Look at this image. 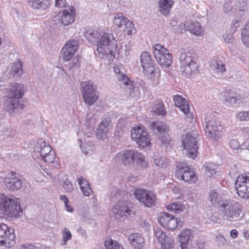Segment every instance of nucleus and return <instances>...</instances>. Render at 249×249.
Returning <instances> with one entry per match:
<instances>
[{"instance_id":"7c9ffc66","label":"nucleus","mask_w":249,"mask_h":249,"mask_svg":"<svg viewBox=\"0 0 249 249\" xmlns=\"http://www.w3.org/2000/svg\"><path fill=\"white\" fill-rule=\"evenodd\" d=\"M128 20L127 18L120 13L116 14L113 19L114 25L119 28L122 27L123 25L125 26Z\"/></svg>"},{"instance_id":"72a5a7b5","label":"nucleus","mask_w":249,"mask_h":249,"mask_svg":"<svg viewBox=\"0 0 249 249\" xmlns=\"http://www.w3.org/2000/svg\"><path fill=\"white\" fill-rule=\"evenodd\" d=\"M126 92L129 95L134 98L137 99L141 95L140 88L136 84L133 85H129V89H125Z\"/></svg>"},{"instance_id":"aec40b11","label":"nucleus","mask_w":249,"mask_h":249,"mask_svg":"<svg viewBox=\"0 0 249 249\" xmlns=\"http://www.w3.org/2000/svg\"><path fill=\"white\" fill-rule=\"evenodd\" d=\"M173 100L175 105L178 107L185 114H187L188 117L193 118V114L190 112V107L187 101L183 98L180 95L173 96Z\"/></svg>"},{"instance_id":"e2e57ef3","label":"nucleus","mask_w":249,"mask_h":249,"mask_svg":"<svg viewBox=\"0 0 249 249\" xmlns=\"http://www.w3.org/2000/svg\"><path fill=\"white\" fill-rule=\"evenodd\" d=\"M61 53L63 55V59L64 61L70 60L74 55L71 52H68L67 51L62 49Z\"/></svg>"},{"instance_id":"bf43d9fd","label":"nucleus","mask_w":249,"mask_h":249,"mask_svg":"<svg viewBox=\"0 0 249 249\" xmlns=\"http://www.w3.org/2000/svg\"><path fill=\"white\" fill-rule=\"evenodd\" d=\"M62 186L65 190L67 192L70 193L73 190V185L68 178L63 182Z\"/></svg>"},{"instance_id":"c03bdc74","label":"nucleus","mask_w":249,"mask_h":249,"mask_svg":"<svg viewBox=\"0 0 249 249\" xmlns=\"http://www.w3.org/2000/svg\"><path fill=\"white\" fill-rule=\"evenodd\" d=\"M163 241L160 243L161 247L164 249H171L174 246V240L169 236H167Z\"/></svg>"},{"instance_id":"de8ad7c7","label":"nucleus","mask_w":249,"mask_h":249,"mask_svg":"<svg viewBox=\"0 0 249 249\" xmlns=\"http://www.w3.org/2000/svg\"><path fill=\"white\" fill-rule=\"evenodd\" d=\"M122 122L123 120L119 121L114 131V136L118 139H119L123 136L124 131V127L123 126Z\"/></svg>"},{"instance_id":"58836bf2","label":"nucleus","mask_w":249,"mask_h":249,"mask_svg":"<svg viewBox=\"0 0 249 249\" xmlns=\"http://www.w3.org/2000/svg\"><path fill=\"white\" fill-rule=\"evenodd\" d=\"M243 43L247 47H249V21L244 26L242 32Z\"/></svg>"},{"instance_id":"f03ea898","label":"nucleus","mask_w":249,"mask_h":249,"mask_svg":"<svg viewBox=\"0 0 249 249\" xmlns=\"http://www.w3.org/2000/svg\"><path fill=\"white\" fill-rule=\"evenodd\" d=\"M97 46L98 57L106 64H111L115 58L113 53L118 48L117 41L113 35L112 34L102 33Z\"/></svg>"},{"instance_id":"dca6fc26","label":"nucleus","mask_w":249,"mask_h":249,"mask_svg":"<svg viewBox=\"0 0 249 249\" xmlns=\"http://www.w3.org/2000/svg\"><path fill=\"white\" fill-rule=\"evenodd\" d=\"M235 188L240 197L249 198V179L247 176H239L235 181Z\"/></svg>"},{"instance_id":"864d4df0","label":"nucleus","mask_w":249,"mask_h":249,"mask_svg":"<svg viewBox=\"0 0 249 249\" xmlns=\"http://www.w3.org/2000/svg\"><path fill=\"white\" fill-rule=\"evenodd\" d=\"M150 137L149 135H147L145 136V139L143 138V137L141 139V140H139L138 141V146L139 147H145L146 146H148L150 144Z\"/></svg>"},{"instance_id":"6e6552de","label":"nucleus","mask_w":249,"mask_h":249,"mask_svg":"<svg viewBox=\"0 0 249 249\" xmlns=\"http://www.w3.org/2000/svg\"><path fill=\"white\" fill-rule=\"evenodd\" d=\"M122 161L124 164L127 165L135 161L138 165L146 168L147 165L143 155L138 151L132 150H124L123 152Z\"/></svg>"},{"instance_id":"c9c22d12","label":"nucleus","mask_w":249,"mask_h":249,"mask_svg":"<svg viewBox=\"0 0 249 249\" xmlns=\"http://www.w3.org/2000/svg\"><path fill=\"white\" fill-rule=\"evenodd\" d=\"M85 102L91 106L93 105L98 99V95L96 91L83 95Z\"/></svg>"},{"instance_id":"39448f33","label":"nucleus","mask_w":249,"mask_h":249,"mask_svg":"<svg viewBox=\"0 0 249 249\" xmlns=\"http://www.w3.org/2000/svg\"><path fill=\"white\" fill-rule=\"evenodd\" d=\"M178 55L180 63V71L183 75L188 76L192 73L198 72L199 66L193 60L191 53L187 49H181Z\"/></svg>"},{"instance_id":"3c124183","label":"nucleus","mask_w":249,"mask_h":249,"mask_svg":"<svg viewBox=\"0 0 249 249\" xmlns=\"http://www.w3.org/2000/svg\"><path fill=\"white\" fill-rule=\"evenodd\" d=\"M118 79L123 82L124 85L126 86V89H129V85H133L134 83L131 81L125 74H121Z\"/></svg>"},{"instance_id":"052dcab7","label":"nucleus","mask_w":249,"mask_h":249,"mask_svg":"<svg viewBox=\"0 0 249 249\" xmlns=\"http://www.w3.org/2000/svg\"><path fill=\"white\" fill-rule=\"evenodd\" d=\"M43 160L47 162H53L55 159V155L54 151H52L51 152L49 153L48 154L46 155L42 158Z\"/></svg>"},{"instance_id":"f8f14e48","label":"nucleus","mask_w":249,"mask_h":249,"mask_svg":"<svg viewBox=\"0 0 249 249\" xmlns=\"http://www.w3.org/2000/svg\"><path fill=\"white\" fill-rule=\"evenodd\" d=\"M14 231L5 224L0 223V245L9 248L15 244Z\"/></svg>"},{"instance_id":"9b49d317","label":"nucleus","mask_w":249,"mask_h":249,"mask_svg":"<svg viewBox=\"0 0 249 249\" xmlns=\"http://www.w3.org/2000/svg\"><path fill=\"white\" fill-rule=\"evenodd\" d=\"M133 195L137 200L147 207H152L156 201V196L146 189H136L133 192Z\"/></svg>"},{"instance_id":"49530a36","label":"nucleus","mask_w":249,"mask_h":249,"mask_svg":"<svg viewBox=\"0 0 249 249\" xmlns=\"http://www.w3.org/2000/svg\"><path fill=\"white\" fill-rule=\"evenodd\" d=\"M124 31L126 32L127 35L128 36H131L135 33L136 29L134 27V24L132 21L128 20V22H127L125 25V26H124Z\"/></svg>"},{"instance_id":"c85d7f7f","label":"nucleus","mask_w":249,"mask_h":249,"mask_svg":"<svg viewBox=\"0 0 249 249\" xmlns=\"http://www.w3.org/2000/svg\"><path fill=\"white\" fill-rule=\"evenodd\" d=\"M23 73L22 66L21 62L18 61L12 64L10 73L14 77H19Z\"/></svg>"},{"instance_id":"4d7b16f0","label":"nucleus","mask_w":249,"mask_h":249,"mask_svg":"<svg viewBox=\"0 0 249 249\" xmlns=\"http://www.w3.org/2000/svg\"><path fill=\"white\" fill-rule=\"evenodd\" d=\"M237 118L242 121L249 120V110L240 111L237 114Z\"/></svg>"},{"instance_id":"37998d69","label":"nucleus","mask_w":249,"mask_h":249,"mask_svg":"<svg viewBox=\"0 0 249 249\" xmlns=\"http://www.w3.org/2000/svg\"><path fill=\"white\" fill-rule=\"evenodd\" d=\"M231 1L233 0H225L223 4L224 12L228 15H231L234 13V3L231 2Z\"/></svg>"},{"instance_id":"a211bd4d","label":"nucleus","mask_w":249,"mask_h":249,"mask_svg":"<svg viewBox=\"0 0 249 249\" xmlns=\"http://www.w3.org/2000/svg\"><path fill=\"white\" fill-rule=\"evenodd\" d=\"M63 8H68L63 11L62 13H59L60 18L59 20L62 24L65 26L68 25L73 23L75 18L76 10L74 7L72 6H68L67 2L66 6Z\"/></svg>"},{"instance_id":"8fccbe9b","label":"nucleus","mask_w":249,"mask_h":249,"mask_svg":"<svg viewBox=\"0 0 249 249\" xmlns=\"http://www.w3.org/2000/svg\"><path fill=\"white\" fill-rule=\"evenodd\" d=\"M173 30L177 34H182L188 30L187 23H181L174 28Z\"/></svg>"},{"instance_id":"a19ab883","label":"nucleus","mask_w":249,"mask_h":249,"mask_svg":"<svg viewBox=\"0 0 249 249\" xmlns=\"http://www.w3.org/2000/svg\"><path fill=\"white\" fill-rule=\"evenodd\" d=\"M205 174L207 176L211 177L215 175L216 173V165L215 164L206 163L205 164Z\"/></svg>"},{"instance_id":"9d476101","label":"nucleus","mask_w":249,"mask_h":249,"mask_svg":"<svg viewBox=\"0 0 249 249\" xmlns=\"http://www.w3.org/2000/svg\"><path fill=\"white\" fill-rule=\"evenodd\" d=\"M158 220L163 227L169 230H174L177 227L183 226V222L170 213L162 212L158 215Z\"/></svg>"},{"instance_id":"7ed1b4c3","label":"nucleus","mask_w":249,"mask_h":249,"mask_svg":"<svg viewBox=\"0 0 249 249\" xmlns=\"http://www.w3.org/2000/svg\"><path fill=\"white\" fill-rule=\"evenodd\" d=\"M217 112H213L206 114L203 125L208 137L217 141L220 138L224 127L218 120Z\"/></svg>"},{"instance_id":"0eeeda50","label":"nucleus","mask_w":249,"mask_h":249,"mask_svg":"<svg viewBox=\"0 0 249 249\" xmlns=\"http://www.w3.org/2000/svg\"><path fill=\"white\" fill-rule=\"evenodd\" d=\"M153 54L157 62L164 67H168L172 63L171 54L168 50L160 44H155L152 48Z\"/></svg>"},{"instance_id":"2eb2a0df","label":"nucleus","mask_w":249,"mask_h":249,"mask_svg":"<svg viewBox=\"0 0 249 249\" xmlns=\"http://www.w3.org/2000/svg\"><path fill=\"white\" fill-rule=\"evenodd\" d=\"M176 176L185 182H195L197 178L195 172L189 166L181 164L177 166Z\"/></svg>"},{"instance_id":"ea45409f","label":"nucleus","mask_w":249,"mask_h":249,"mask_svg":"<svg viewBox=\"0 0 249 249\" xmlns=\"http://www.w3.org/2000/svg\"><path fill=\"white\" fill-rule=\"evenodd\" d=\"M184 208V206L180 202H175L167 206V209L168 210L177 213H180L183 212Z\"/></svg>"},{"instance_id":"412c9836","label":"nucleus","mask_w":249,"mask_h":249,"mask_svg":"<svg viewBox=\"0 0 249 249\" xmlns=\"http://www.w3.org/2000/svg\"><path fill=\"white\" fill-rule=\"evenodd\" d=\"M193 231L190 229L183 230L179 235V242L181 249H188L189 241L193 238Z\"/></svg>"},{"instance_id":"4c0bfd02","label":"nucleus","mask_w":249,"mask_h":249,"mask_svg":"<svg viewBox=\"0 0 249 249\" xmlns=\"http://www.w3.org/2000/svg\"><path fill=\"white\" fill-rule=\"evenodd\" d=\"M231 2L234 3L233 8L234 13L236 12V11H245L247 7L246 0H233V1H231Z\"/></svg>"},{"instance_id":"1a4fd4ad","label":"nucleus","mask_w":249,"mask_h":249,"mask_svg":"<svg viewBox=\"0 0 249 249\" xmlns=\"http://www.w3.org/2000/svg\"><path fill=\"white\" fill-rule=\"evenodd\" d=\"M133 204L128 201H119L114 205L112 209V212L116 219H120L125 216L134 214Z\"/></svg>"},{"instance_id":"393cba45","label":"nucleus","mask_w":249,"mask_h":249,"mask_svg":"<svg viewBox=\"0 0 249 249\" xmlns=\"http://www.w3.org/2000/svg\"><path fill=\"white\" fill-rule=\"evenodd\" d=\"M147 135L148 134L144 130V127L138 126L132 129L131 137L138 144L139 139L141 140L142 137L145 139V136Z\"/></svg>"},{"instance_id":"473e14b6","label":"nucleus","mask_w":249,"mask_h":249,"mask_svg":"<svg viewBox=\"0 0 249 249\" xmlns=\"http://www.w3.org/2000/svg\"><path fill=\"white\" fill-rule=\"evenodd\" d=\"M187 28L192 34L196 36H201L203 33L202 29L199 23H187Z\"/></svg>"},{"instance_id":"cd10ccee","label":"nucleus","mask_w":249,"mask_h":249,"mask_svg":"<svg viewBox=\"0 0 249 249\" xmlns=\"http://www.w3.org/2000/svg\"><path fill=\"white\" fill-rule=\"evenodd\" d=\"M78 42L76 40L71 39L68 41L66 43L62 49L69 52H71L72 53L75 54V53L78 51Z\"/></svg>"},{"instance_id":"69168bd1","label":"nucleus","mask_w":249,"mask_h":249,"mask_svg":"<svg viewBox=\"0 0 249 249\" xmlns=\"http://www.w3.org/2000/svg\"><path fill=\"white\" fill-rule=\"evenodd\" d=\"M81 58V56L77 55L76 57H74L72 61L71 68H78L80 67V61Z\"/></svg>"},{"instance_id":"5fc2aeb1","label":"nucleus","mask_w":249,"mask_h":249,"mask_svg":"<svg viewBox=\"0 0 249 249\" xmlns=\"http://www.w3.org/2000/svg\"><path fill=\"white\" fill-rule=\"evenodd\" d=\"M154 162L159 168H165L167 165V161L165 158L163 157L155 159Z\"/></svg>"},{"instance_id":"5701e85b","label":"nucleus","mask_w":249,"mask_h":249,"mask_svg":"<svg viewBox=\"0 0 249 249\" xmlns=\"http://www.w3.org/2000/svg\"><path fill=\"white\" fill-rule=\"evenodd\" d=\"M152 129L156 134L161 135L167 133L169 129L166 124L163 122L157 121L153 122L150 125Z\"/></svg>"},{"instance_id":"f704fd0d","label":"nucleus","mask_w":249,"mask_h":249,"mask_svg":"<svg viewBox=\"0 0 249 249\" xmlns=\"http://www.w3.org/2000/svg\"><path fill=\"white\" fill-rule=\"evenodd\" d=\"M152 109L158 115H165L166 114L164 104L162 101L159 100L155 102Z\"/></svg>"},{"instance_id":"4be33fe9","label":"nucleus","mask_w":249,"mask_h":249,"mask_svg":"<svg viewBox=\"0 0 249 249\" xmlns=\"http://www.w3.org/2000/svg\"><path fill=\"white\" fill-rule=\"evenodd\" d=\"M128 240L131 246L136 249H142L144 247V238L139 233H134L130 234Z\"/></svg>"},{"instance_id":"f3484780","label":"nucleus","mask_w":249,"mask_h":249,"mask_svg":"<svg viewBox=\"0 0 249 249\" xmlns=\"http://www.w3.org/2000/svg\"><path fill=\"white\" fill-rule=\"evenodd\" d=\"M3 181L6 188L11 190L17 191L22 187L21 180L18 177V174L14 171L7 174Z\"/></svg>"},{"instance_id":"f257e3e1","label":"nucleus","mask_w":249,"mask_h":249,"mask_svg":"<svg viewBox=\"0 0 249 249\" xmlns=\"http://www.w3.org/2000/svg\"><path fill=\"white\" fill-rule=\"evenodd\" d=\"M6 110L9 114L15 115L19 108L23 109V96L25 92L23 84L15 83L6 89Z\"/></svg>"},{"instance_id":"6e6d98bb","label":"nucleus","mask_w":249,"mask_h":249,"mask_svg":"<svg viewBox=\"0 0 249 249\" xmlns=\"http://www.w3.org/2000/svg\"><path fill=\"white\" fill-rule=\"evenodd\" d=\"M154 233L157 240L160 243L161 241H163L164 238L167 236L165 232H164L161 229L159 228H157L155 230Z\"/></svg>"},{"instance_id":"680f3d73","label":"nucleus","mask_w":249,"mask_h":249,"mask_svg":"<svg viewBox=\"0 0 249 249\" xmlns=\"http://www.w3.org/2000/svg\"><path fill=\"white\" fill-rule=\"evenodd\" d=\"M213 67L218 72H223L225 71V65L221 61H217L213 65Z\"/></svg>"},{"instance_id":"a18cd8bd","label":"nucleus","mask_w":249,"mask_h":249,"mask_svg":"<svg viewBox=\"0 0 249 249\" xmlns=\"http://www.w3.org/2000/svg\"><path fill=\"white\" fill-rule=\"evenodd\" d=\"M222 97L224 98L225 100L231 104H235L238 100L237 97L234 95L233 93H230L228 92H224L222 93Z\"/></svg>"},{"instance_id":"0e129e2a","label":"nucleus","mask_w":249,"mask_h":249,"mask_svg":"<svg viewBox=\"0 0 249 249\" xmlns=\"http://www.w3.org/2000/svg\"><path fill=\"white\" fill-rule=\"evenodd\" d=\"M78 182L80 186L81 190H83V188H86L88 186H89L88 181L84 179L82 177L78 178Z\"/></svg>"},{"instance_id":"423d86ee","label":"nucleus","mask_w":249,"mask_h":249,"mask_svg":"<svg viewBox=\"0 0 249 249\" xmlns=\"http://www.w3.org/2000/svg\"><path fill=\"white\" fill-rule=\"evenodd\" d=\"M220 209L222 212L223 220L228 223L237 221L242 211L239 203H231L228 200H224L220 204Z\"/></svg>"},{"instance_id":"603ef678","label":"nucleus","mask_w":249,"mask_h":249,"mask_svg":"<svg viewBox=\"0 0 249 249\" xmlns=\"http://www.w3.org/2000/svg\"><path fill=\"white\" fill-rule=\"evenodd\" d=\"M62 245H66L68 241H69L71 238V234L68 228H65L64 231L62 232Z\"/></svg>"},{"instance_id":"338daca9","label":"nucleus","mask_w":249,"mask_h":249,"mask_svg":"<svg viewBox=\"0 0 249 249\" xmlns=\"http://www.w3.org/2000/svg\"><path fill=\"white\" fill-rule=\"evenodd\" d=\"M223 38L227 43L232 44L233 42L234 39L231 35L224 34Z\"/></svg>"},{"instance_id":"6ab92c4d","label":"nucleus","mask_w":249,"mask_h":249,"mask_svg":"<svg viewBox=\"0 0 249 249\" xmlns=\"http://www.w3.org/2000/svg\"><path fill=\"white\" fill-rule=\"evenodd\" d=\"M110 119L106 118L98 125L96 131V137L98 139L107 138L110 130Z\"/></svg>"},{"instance_id":"c756f323","label":"nucleus","mask_w":249,"mask_h":249,"mask_svg":"<svg viewBox=\"0 0 249 249\" xmlns=\"http://www.w3.org/2000/svg\"><path fill=\"white\" fill-rule=\"evenodd\" d=\"M102 35V33H100L96 30L88 31L86 33L85 36L89 41L92 43L96 42L98 44Z\"/></svg>"},{"instance_id":"774afa93","label":"nucleus","mask_w":249,"mask_h":249,"mask_svg":"<svg viewBox=\"0 0 249 249\" xmlns=\"http://www.w3.org/2000/svg\"><path fill=\"white\" fill-rule=\"evenodd\" d=\"M230 145L233 149H237L240 146L238 141L234 139L230 141Z\"/></svg>"},{"instance_id":"13d9d810","label":"nucleus","mask_w":249,"mask_h":249,"mask_svg":"<svg viewBox=\"0 0 249 249\" xmlns=\"http://www.w3.org/2000/svg\"><path fill=\"white\" fill-rule=\"evenodd\" d=\"M159 139L160 142V144L165 146L169 143L171 140V138L167 135V133L160 135Z\"/></svg>"},{"instance_id":"a878e982","label":"nucleus","mask_w":249,"mask_h":249,"mask_svg":"<svg viewBox=\"0 0 249 249\" xmlns=\"http://www.w3.org/2000/svg\"><path fill=\"white\" fill-rule=\"evenodd\" d=\"M174 2L172 0H160V11L164 16L169 14Z\"/></svg>"},{"instance_id":"e433bc0d","label":"nucleus","mask_w":249,"mask_h":249,"mask_svg":"<svg viewBox=\"0 0 249 249\" xmlns=\"http://www.w3.org/2000/svg\"><path fill=\"white\" fill-rule=\"evenodd\" d=\"M209 199L213 205H219L220 208V204L224 200H221V197L219 196L218 194L215 190H212L210 192L209 196Z\"/></svg>"},{"instance_id":"79ce46f5","label":"nucleus","mask_w":249,"mask_h":249,"mask_svg":"<svg viewBox=\"0 0 249 249\" xmlns=\"http://www.w3.org/2000/svg\"><path fill=\"white\" fill-rule=\"evenodd\" d=\"M105 246L107 249H124L116 241L112 239L106 240Z\"/></svg>"},{"instance_id":"bb28decb","label":"nucleus","mask_w":249,"mask_h":249,"mask_svg":"<svg viewBox=\"0 0 249 249\" xmlns=\"http://www.w3.org/2000/svg\"><path fill=\"white\" fill-rule=\"evenodd\" d=\"M51 0H28L29 5L34 9H46Z\"/></svg>"},{"instance_id":"09e8293b","label":"nucleus","mask_w":249,"mask_h":249,"mask_svg":"<svg viewBox=\"0 0 249 249\" xmlns=\"http://www.w3.org/2000/svg\"><path fill=\"white\" fill-rule=\"evenodd\" d=\"M20 249H50V248L39 244H36L35 245L32 244L23 245Z\"/></svg>"},{"instance_id":"b1692460","label":"nucleus","mask_w":249,"mask_h":249,"mask_svg":"<svg viewBox=\"0 0 249 249\" xmlns=\"http://www.w3.org/2000/svg\"><path fill=\"white\" fill-rule=\"evenodd\" d=\"M35 149L36 151L39 153L41 158L53 151L51 146L47 144L46 142L42 140H40L37 142Z\"/></svg>"},{"instance_id":"20e7f679","label":"nucleus","mask_w":249,"mask_h":249,"mask_svg":"<svg viewBox=\"0 0 249 249\" xmlns=\"http://www.w3.org/2000/svg\"><path fill=\"white\" fill-rule=\"evenodd\" d=\"M22 214V211L17 200L11 196L0 194V214L17 217Z\"/></svg>"},{"instance_id":"4468645a","label":"nucleus","mask_w":249,"mask_h":249,"mask_svg":"<svg viewBox=\"0 0 249 249\" xmlns=\"http://www.w3.org/2000/svg\"><path fill=\"white\" fill-rule=\"evenodd\" d=\"M181 141L187 156L194 159L196 157L198 148L196 138L190 134H187L185 136H182Z\"/></svg>"},{"instance_id":"2f4dec72","label":"nucleus","mask_w":249,"mask_h":249,"mask_svg":"<svg viewBox=\"0 0 249 249\" xmlns=\"http://www.w3.org/2000/svg\"><path fill=\"white\" fill-rule=\"evenodd\" d=\"M83 95H86L90 93L96 91L95 86H94L92 81H89L82 83Z\"/></svg>"},{"instance_id":"ddd939ff","label":"nucleus","mask_w":249,"mask_h":249,"mask_svg":"<svg viewBox=\"0 0 249 249\" xmlns=\"http://www.w3.org/2000/svg\"><path fill=\"white\" fill-rule=\"evenodd\" d=\"M141 63L143 69V73L149 78H153L156 76L157 69L156 65L151 58L148 52H143L141 55Z\"/></svg>"}]
</instances>
